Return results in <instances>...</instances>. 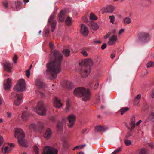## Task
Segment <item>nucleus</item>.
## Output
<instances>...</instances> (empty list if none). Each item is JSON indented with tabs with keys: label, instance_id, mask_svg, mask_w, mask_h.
I'll return each mask as SVG.
<instances>
[{
	"label": "nucleus",
	"instance_id": "f257e3e1",
	"mask_svg": "<svg viewBox=\"0 0 154 154\" xmlns=\"http://www.w3.org/2000/svg\"><path fill=\"white\" fill-rule=\"evenodd\" d=\"M50 60L47 65V70L54 74L53 75V78H55L56 75L61 71V63L63 59L62 54L57 50H55L53 53L50 54Z\"/></svg>",
	"mask_w": 154,
	"mask_h": 154
},
{
	"label": "nucleus",
	"instance_id": "f03ea898",
	"mask_svg": "<svg viewBox=\"0 0 154 154\" xmlns=\"http://www.w3.org/2000/svg\"><path fill=\"white\" fill-rule=\"evenodd\" d=\"M14 135L15 138L18 139L19 144L21 145L26 146L27 144L26 143L24 144L22 143V139L25 137V134L23 131L21 129L19 128H16L14 130Z\"/></svg>",
	"mask_w": 154,
	"mask_h": 154
},
{
	"label": "nucleus",
	"instance_id": "7ed1b4c3",
	"mask_svg": "<svg viewBox=\"0 0 154 154\" xmlns=\"http://www.w3.org/2000/svg\"><path fill=\"white\" fill-rule=\"evenodd\" d=\"M34 111L37 114L45 116L47 112L46 105L42 101L39 102L38 103L37 107L34 109Z\"/></svg>",
	"mask_w": 154,
	"mask_h": 154
},
{
	"label": "nucleus",
	"instance_id": "20e7f679",
	"mask_svg": "<svg viewBox=\"0 0 154 154\" xmlns=\"http://www.w3.org/2000/svg\"><path fill=\"white\" fill-rule=\"evenodd\" d=\"M26 88L25 82L23 79H19L14 87V91H22Z\"/></svg>",
	"mask_w": 154,
	"mask_h": 154
},
{
	"label": "nucleus",
	"instance_id": "39448f33",
	"mask_svg": "<svg viewBox=\"0 0 154 154\" xmlns=\"http://www.w3.org/2000/svg\"><path fill=\"white\" fill-rule=\"evenodd\" d=\"M57 150L53 147L49 146H45L43 149L42 154H57Z\"/></svg>",
	"mask_w": 154,
	"mask_h": 154
},
{
	"label": "nucleus",
	"instance_id": "423d86ee",
	"mask_svg": "<svg viewBox=\"0 0 154 154\" xmlns=\"http://www.w3.org/2000/svg\"><path fill=\"white\" fill-rule=\"evenodd\" d=\"M14 146V145L13 143L8 144L3 146L1 149L2 153L3 154L9 153Z\"/></svg>",
	"mask_w": 154,
	"mask_h": 154
},
{
	"label": "nucleus",
	"instance_id": "0eeeda50",
	"mask_svg": "<svg viewBox=\"0 0 154 154\" xmlns=\"http://www.w3.org/2000/svg\"><path fill=\"white\" fill-rule=\"evenodd\" d=\"M67 119L68 121V127L70 128H72L76 121L75 116L72 114L68 116Z\"/></svg>",
	"mask_w": 154,
	"mask_h": 154
},
{
	"label": "nucleus",
	"instance_id": "6e6552de",
	"mask_svg": "<svg viewBox=\"0 0 154 154\" xmlns=\"http://www.w3.org/2000/svg\"><path fill=\"white\" fill-rule=\"evenodd\" d=\"M79 65L81 66H83L88 65L90 66H92L93 64V60L90 58H87L83 60H82L79 63Z\"/></svg>",
	"mask_w": 154,
	"mask_h": 154
},
{
	"label": "nucleus",
	"instance_id": "1a4fd4ad",
	"mask_svg": "<svg viewBox=\"0 0 154 154\" xmlns=\"http://www.w3.org/2000/svg\"><path fill=\"white\" fill-rule=\"evenodd\" d=\"M86 89L84 88H77L74 90V94L77 96L81 97L83 93L86 91Z\"/></svg>",
	"mask_w": 154,
	"mask_h": 154
},
{
	"label": "nucleus",
	"instance_id": "9d476101",
	"mask_svg": "<svg viewBox=\"0 0 154 154\" xmlns=\"http://www.w3.org/2000/svg\"><path fill=\"white\" fill-rule=\"evenodd\" d=\"M91 71V68L90 67L86 66L81 70V74L83 77L88 76L90 73Z\"/></svg>",
	"mask_w": 154,
	"mask_h": 154
},
{
	"label": "nucleus",
	"instance_id": "9b49d317",
	"mask_svg": "<svg viewBox=\"0 0 154 154\" xmlns=\"http://www.w3.org/2000/svg\"><path fill=\"white\" fill-rule=\"evenodd\" d=\"M22 95L16 94L14 99V104L16 106H19L20 105L22 101Z\"/></svg>",
	"mask_w": 154,
	"mask_h": 154
},
{
	"label": "nucleus",
	"instance_id": "f8f14e48",
	"mask_svg": "<svg viewBox=\"0 0 154 154\" xmlns=\"http://www.w3.org/2000/svg\"><path fill=\"white\" fill-rule=\"evenodd\" d=\"M12 85V79L8 78L4 84V87L5 90H8L10 89Z\"/></svg>",
	"mask_w": 154,
	"mask_h": 154
},
{
	"label": "nucleus",
	"instance_id": "ddd939ff",
	"mask_svg": "<svg viewBox=\"0 0 154 154\" xmlns=\"http://www.w3.org/2000/svg\"><path fill=\"white\" fill-rule=\"evenodd\" d=\"M80 32L82 35L84 36H87L89 33L87 27L85 25L83 24H81Z\"/></svg>",
	"mask_w": 154,
	"mask_h": 154
},
{
	"label": "nucleus",
	"instance_id": "4468645a",
	"mask_svg": "<svg viewBox=\"0 0 154 154\" xmlns=\"http://www.w3.org/2000/svg\"><path fill=\"white\" fill-rule=\"evenodd\" d=\"M117 40V36L115 35L110 36L109 38L108 44L109 45H114L116 43Z\"/></svg>",
	"mask_w": 154,
	"mask_h": 154
},
{
	"label": "nucleus",
	"instance_id": "2eb2a0df",
	"mask_svg": "<svg viewBox=\"0 0 154 154\" xmlns=\"http://www.w3.org/2000/svg\"><path fill=\"white\" fill-rule=\"evenodd\" d=\"M82 99L84 101H88L90 98V94L88 89H86V91L82 94Z\"/></svg>",
	"mask_w": 154,
	"mask_h": 154
},
{
	"label": "nucleus",
	"instance_id": "dca6fc26",
	"mask_svg": "<svg viewBox=\"0 0 154 154\" xmlns=\"http://www.w3.org/2000/svg\"><path fill=\"white\" fill-rule=\"evenodd\" d=\"M53 104L54 106L57 108H60L62 105L60 100L56 97H55L54 99Z\"/></svg>",
	"mask_w": 154,
	"mask_h": 154
},
{
	"label": "nucleus",
	"instance_id": "f3484780",
	"mask_svg": "<svg viewBox=\"0 0 154 154\" xmlns=\"http://www.w3.org/2000/svg\"><path fill=\"white\" fill-rule=\"evenodd\" d=\"M53 19L54 16L53 15H51L49 19V22L50 23L52 24L51 29L52 32H53L54 30L56 23V21L54 20Z\"/></svg>",
	"mask_w": 154,
	"mask_h": 154
},
{
	"label": "nucleus",
	"instance_id": "a211bd4d",
	"mask_svg": "<svg viewBox=\"0 0 154 154\" xmlns=\"http://www.w3.org/2000/svg\"><path fill=\"white\" fill-rule=\"evenodd\" d=\"M4 67L5 71L10 72L11 71V69L12 67V66L10 63L6 62L4 64Z\"/></svg>",
	"mask_w": 154,
	"mask_h": 154
},
{
	"label": "nucleus",
	"instance_id": "6ab92c4d",
	"mask_svg": "<svg viewBox=\"0 0 154 154\" xmlns=\"http://www.w3.org/2000/svg\"><path fill=\"white\" fill-rule=\"evenodd\" d=\"M51 131L50 129L48 128L46 130L44 137L46 139H48L51 137Z\"/></svg>",
	"mask_w": 154,
	"mask_h": 154
},
{
	"label": "nucleus",
	"instance_id": "aec40b11",
	"mask_svg": "<svg viewBox=\"0 0 154 154\" xmlns=\"http://www.w3.org/2000/svg\"><path fill=\"white\" fill-rule=\"evenodd\" d=\"M147 152V150L145 149H139L135 152L136 154H146Z\"/></svg>",
	"mask_w": 154,
	"mask_h": 154
},
{
	"label": "nucleus",
	"instance_id": "412c9836",
	"mask_svg": "<svg viewBox=\"0 0 154 154\" xmlns=\"http://www.w3.org/2000/svg\"><path fill=\"white\" fill-rule=\"evenodd\" d=\"M129 108L127 107H124L121 109L119 111V112L122 115L124 114L126 112L129 110Z\"/></svg>",
	"mask_w": 154,
	"mask_h": 154
},
{
	"label": "nucleus",
	"instance_id": "4be33fe9",
	"mask_svg": "<svg viewBox=\"0 0 154 154\" xmlns=\"http://www.w3.org/2000/svg\"><path fill=\"white\" fill-rule=\"evenodd\" d=\"M91 28L93 30L96 31L99 28V26L97 23H93L91 24Z\"/></svg>",
	"mask_w": 154,
	"mask_h": 154
},
{
	"label": "nucleus",
	"instance_id": "5701e85b",
	"mask_svg": "<svg viewBox=\"0 0 154 154\" xmlns=\"http://www.w3.org/2000/svg\"><path fill=\"white\" fill-rule=\"evenodd\" d=\"M135 119V117L134 116L132 118L131 122V127L132 129L134 128L135 125H136Z\"/></svg>",
	"mask_w": 154,
	"mask_h": 154
},
{
	"label": "nucleus",
	"instance_id": "b1692460",
	"mask_svg": "<svg viewBox=\"0 0 154 154\" xmlns=\"http://www.w3.org/2000/svg\"><path fill=\"white\" fill-rule=\"evenodd\" d=\"M115 9V7L113 6H109L107 7L106 11L108 13H112L113 12Z\"/></svg>",
	"mask_w": 154,
	"mask_h": 154
},
{
	"label": "nucleus",
	"instance_id": "393cba45",
	"mask_svg": "<svg viewBox=\"0 0 154 154\" xmlns=\"http://www.w3.org/2000/svg\"><path fill=\"white\" fill-rule=\"evenodd\" d=\"M39 146L37 144L35 145L33 147L34 151L35 154H38L39 153V149L38 147Z\"/></svg>",
	"mask_w": 154,
	"mask_h": 154
},
{
	"label": "nucleus",
	"instance_id": "a878e982",
	"mask_svg": "<svg viewBox=\"0 0 154 154\" xmlns=\"http://www.w3.org/2000/svg\"><path fill=\"white\" fill-rule=\"evenodd\" d=\"M141 95L140 94L137 95L134 100V102L135 105H137L140 102Z\"/></svg>",
	"mask_w": 154,
	"mask_h": 154
},
{
	"label": "nucleus",
	"instance_id": "bb28decb",
	"mask_svg": "<svg viewBox=\"0 0 154 154\" xmlns=\"http://www.w3.org/2000/svg\"><path fill=\"white\" fill-rule=\"evenodd\" d=\"M72 18L68 17L65 20L66 24L67 25H70L72 24Z\"/></svg>",
	"mask_w": 154,
	"mask_h": 154
},
{
	"label": "nucleus",
	"instance_id": "cd10ccee",
	"mask_svg": "<svg viewBox=\"0 0 154 154\" xmlns=\"http://www.w3.org/2000/svg\"><path fill=\"white\" fill-rule=\"evenodd\" d=\"M29 115L30 114L28 112H23L21 116L22 119L23 121L25 120L26 119V118L28 117Z\"/></svg>",
	"mask_w": 154,
	"mask_h": 154
},
{
	"label": "nucleus",
	"instance_id": "c85d7f7f",
	"mask_svg": "<svg viewBox=\"0 0 154 154\" xmlns=\"http://www.w3.org/2000/svg\"><path fill=\"white\" fill-rule=\"evenodd\" d=\"M131 21V19L129 17H126L124 19V22L125 24H129Z\"/></svg>",
	"mask_w": 154,
	"mask_h": 154
},
{
	"label": "nucleus",
	"instance_id": "c756f323",
	"mask_svg": "<svg viewBox=\"0 0 154 154\" xmlns=\"http://www.w3.org/2000/svg\"><path fill=\"white\" fill-rule=\"evenodd\" d=\"M148 119L150 120H154V112H151L148 116Z\"/></svg>",
	"mask_w": 154,
	"mask_h": 154
},
{
	"label": "nucleus",
	"instance_id": "7c9ffc66",
	"mask_svg": "<svg viewBox=\"0 0 154 154\" xmlns=\"http://www.w3.org/2000/svg\"><path fill=\"white\" fill-rule=\"evenodd\" d=\"M70 51L68 49H65L63 51V53L66 57H68L69 55Z\"/></svg>",
	"mask_w": 154,
	"mask_h": 154
},
{
	"label": "nucleus",
	"instance_id": "2f4dec72",
	"mask_svg": "<svg viewBox=\"0 0 154 154\" xmlns=\"http://www.w3.org/2000/svg\"><path fill=\"white\" fill-rule=\"evenodd\" d=\"M90 19L91 20H94L97 19V17L93 13H91L89 16Z\"/></svg>",
	"mask_w": 154,
	"mask_h": 154
},
{
	"label": "nucleus",
	"instance_id": "473e14b6",
	"mask_svg": "<svg viewBox=\"0 0 154 154\" xmlns=\"http://www.w3.org/2000/svg\"><path fill=\"white\" fill-rule=\"evenodd\" d=\"M36 127V125L34 123L29 125V129L34 130L35 129Z\"/></svg>",
	"mask_w": 154,
	"mask_h": 154
},
{
	"label": "nucleus",
	"instance_id": "72a5a7b5",
	"mask_svg": "<svg viewBox=\"0 0 154 154\" xmlns=\"http://www.w3.org/2000/svg\"><path fill=\"white\" fill-rule=\"evenodd\" d=\"M21 140H23L22 141V143L23 144H25V143H26V144H27V145H26V146H24L21 145L20 144H19V145L20 146H23V147H28V142L26 140L24 139V138L22 139H21Z\"/></svg>",
	"mask_w": 154,
	"mask_h": 154
},
{
	"label": "nucleus",
	"instance_id": "f704fd0d",
	"mask_svg": "<svg viewBox=\"0 0 154 154\" xmlns=\"http://www.w3.org/2000/svg\"><path fill=\"white\" fill-rule=\"evenodd\" d=\"M18 58L16 54H14L12 58V60L14 63L16 64L17 63Z\"/></svg>",
	"mask_w": 154,
	"mask_h": 154
},
{
	"label": "nucleus",
	"instance_id": "c9c22d12",
	"mask_svg": "<svg viewBox=\"0 0 154 154\" xmlns=\"http://www.w3.org/2000/svg\"><path fill=\"white\" fill-rule=\"evenodd\" d=\"M81 53L85 57L88 56V55L87 52L85 50H82Z\"/></svg>",
	"mask_w": 154,
	"mask_h": 154
},
{
	"label": "nucleus",
	"instance_id": "e433bc0d",
	"mask_svg": "<svg viewBox=\"0 0 154 154\" xmlns=\"http://www.w3.org/2000/svg\"><path fill=\"white\" fill-rule=\"evenodd\" d=\"M154 66V63L150 62L146 64V66L147 68H149Z\"/></svg>",
	"mask_w": 154,
	"mask_h": 154
},
{
	"label": "nucleus",
	"instance_id": "4c0bfd02",
	"mask_svg": "<svg viewBox=\"0 0 154 154\" xmlns=\"http://www.w3.org/2000/svg\"><path fill=\"white\" fill-rule=\"evenodd\" d=\"M109 19L110 20V22L113 24L115 21V17L114 16L112 15L109 16Z\"/></svg>",
	"mask_w": 154,
	"mask_h": 154
},
{
	"label": "nucleus",
	"instance_id": "58836bf2",
	"mask_svg": "<svg viewBox=\"0 0 154 154\" xmlns=\"http://www.w3.org/2000/svg\"><path fill=\"white\" fill-rule=\"evenodd\" d=\"M35 84L38 87H40V85L42 84V82L39 79H38L35 81Z\"/></svg>",
	"mask_w": 154,
	"mask_h": 154
},
{
	"label": "nucleus",
	"instance_id": "ea45409f",
	"mask_svg": "<svg viewBox=\"0 0 154 154\" xmlns=\"http://www.w3.org/2000/svg\"><path fill=\"white\" fill-rule=\"evenodd\" d=\"M124 142L125 145L126 146H129L131 144V141L130 140L127 139H126V140H125Z\"/></svg>",
	"mask_w": 154,
	"mask_h": 154
},
{
	"label": "nucleus",
	"instance_id": "a19ab883",
	"mask_svg": "<svg viewBox=\"0 0 154 154\" xmlns=\"http://www.w3.org/2000/svg\"><path fill=\"white\" fill-rule=\"evenodd\" d=\"M3 5L6 8H8V2L7 1H4L3 3Z\"/></svg>",
	"mask_w": 154,
	"mask_h": 154
},
{
	"label": "nucleus",
	"instance_id": "79ce46f5",
	"mask_svg": "<svg viewBox=\"0 0 154 154\" xmlns=\"http://www.w3.org/2000/svg\"><path fill=\"white\" fill-rule=\"evenodd\" d=\"M84 146V145H81V146H76L75 147H74L73 149V150H75L76 149H80L82 147H83Z\"/></svg>",
	"mask_w": 154,
	"mask_h": 154
},
{
	"label": "nucleus",
	"instance_id": "37998d69",
	"mask_svg": "<svg viewBox=\"0 0 154 154\" xmlns=\"http://www.w3.org/2000/svg\"><path fill=\"white\" fill-rule=\"evenodd\" d=\"M95 129L96 131H99L101 130V128L100 125L96 126Z\"/></svg>",
	"mask_w": 154,
	"mask_h": 154
},
{
	"label": "nucleus",
	"instance_id": "c03bdc74",
	"mask_svg": "<svg viewBox=\"0 0 154 154\" xmlns=\"http://www.w3.org/2000/svg\"><path fill=\"white\" fill-rule=\"evenodd\" d=\"M112 34L111 32H109L104 37V38L105 39H106L107 38H109V37H110Z\"/></svg>",
	"mask_w": 154,
	"mask_h": 154
},
{
	"label": "nucleus",
	"instance_id": "a18cd8bd",
	"mask_svg": "<svg viewBox=\"0 0 154 154\" xmlns=\"http://www.w3.org/2000/svg\"><path fill=\"white\" fill-rule=\"evenodd\" d=\"M3 137L0 135V146L3 144Z\"/></svg>",
	"mask_w": 154,
	"mask_h": 154
},
{
	"label": "nucleus",
	"instance_id": "49530a36",
	"mask_svg": "<svg viewBox=\"0 0 154 154\" xmlns=\"http://www.w3.org/2000/svg\"><path fill=\"white\" fill-rule=\"evenodd\" d=\"M26 76L29 77L30 75V71L29 69H28L26 71Z\"/></svg>",
	"mask_w": 154,
	"mask_h": 154
},
{
	"label": "nucleus",
	"instance_id": "de8ad7c7",
	"mask_svg": "<svg viewBox=\"0 0 154 154\" xmlns=\"http://www.w3.org/2000/svg\"><path fill=\"white\" fill-rule=\"evenodd\" d=\"M70 106V103L68 101H67L66 103V110H67L69 108Z\"/></svg>",
	"mask_w": 154,
	"mask_h": 154
},
{
	"label": "nucleus",
	"instance_id": "09e8293b",
	"mask_svg": "<svg viewBox=\"0 0 154 154\" xmlns=\"http://www.w3.org/2000/svg\"><path fill=\"white\" fill-rule=\"evenodd\" d=\"M49 46L51 50H53L54 49V45L53 44L50 42L49 43Z\"/></svg>",
	"mask_w": 154,
	"mask_h": 154
},
{
	"label": "nucleus",
	"instance_id": "8fccbe9b",
	"mask_svg": "<svg viewBox=\"0 0 154 154\" xmlns=\"http://www.w3.org/2000/svg\"><path fill=\"white\" fill-rule=\"evenodd\" d=\"M124 29H121L119 32V35H120L122 34L124 32Z\"/></svg>",
	"mask_w": 154,
	"mask_h": 154
},
{
	"label": "nucleus",
	"instance_id": "3c124183",
	"mask_svg": "<svg viewBox=\"0 0 154 154\" xmlns=\"http://www.w3.org/2000/svg\"><path fill=\"white\" fill-rule=\"evenodd\" d=\"M107 45L106 43L103 44L101 46V49L103 50L105 49Z\"/></svg>",
	"mask_w": 154,
	"mask_h": 154
},
{
	"label": "nucleus",
	"instance_id": "603ef678",
	"mask_svg": "<svg viewBox=\"0 0 154 154\" xmlns=\"http://www.w3.org/2000/svg\"><path fill=\"white\" fill-rule=\"evenodd\" d=\"M99 84L98 83H97L95 85H94V89H97L98 87V86H99Z\"/></svg>",
	"mask_w": 154,
	"mask_h": 154
},
{
	"label": "nucleus",
	"instance_id": "864d4df0",
	"mask_svg": "<svg viewBox=\"0 0 154 154\" xmlns=\"http://www.w3.org/2000/svg\"><path fill=\"white\" fill-rule=\"evenodd\" d=\"M121 149L120 148H118L115 151L116 153H118V152H119L120 151H121Z\"/></svg>",
	"mask_w": 154,
	"mask_h": 154
},
{
	"label": "nucleus",
	"instance_id": "5fc2aeb1",
	"mask_svg": "<svg viewBox=\"0 0 154 154\" xmlns=\"http://www.w3.org/2000/svg\"><path fill=\"white\" fill-rule=\"evenodd\" d=\"M142 122V121L141 120H140L136 123V125L137 126H138Z\"/></svg>",
	"mask_w": 154,
	"mask_h": 154
},
{
	"label": "nucleus",
	"instance_id": "6e6d98bb",
	"mask_svg": "<svg viewBox=\"0 0 154 154\" xmlns=\"http://www.w3.org/2000/svg\"><path fill=\"white\" fill-rule=\"evenodd\" d=\"M62 123H60V122H58L57 125V127L58 128H60V127H62Z\"/></svg>",
	"mask_w": 154,
	"mask_h": 154
},
{
	"label": "nucleus",
	"instance_id": "4d7b16f0",
	"mask_svg": "<svg viewBox=\"0 0 154 154\" xmlns=\"http://www.w3.org/2000/svg\"><path fill=\"white\" fill-rule=\"evenodd\" d=\"M7 116L8 117H11V113L10 112H8L7 113Z\"/></svg>",
	"mask_w": 154,
	"mask_h": 154
},
{
	"label": "nucleus",
	"instance_id": "13d9d810",
	"mask_svg": "<svg viewBox=\"0 0 154 154\" xmlns=\"http://www.w3.org/2000/svg\"><path fill=\"white\" fill-rule=\"evenodd\" d=\"M115 56V54H112L111 55V58L113 59L114 58Z\"/></svg>",
	"mask_w": 154,
	"mask_h": 154
},
{
	"label": "nucleus",
	"instance_id": "bf43d9fd",
	"mask_svg": "<svg viewBox=\"0 0 154 154\" xmlns=\"http://www.w3.org/2000/svg\"><path fill=\"white\" fill-rule=\"evenodd\" d=\"M94 42L97 43H100L101 41L100 40H97L94 41Z\"/></svg>",
	"mask_w": 154,
	"mask_h": 154
},
{
	"label": "nucleus",
	"instance_id": "052dcab7",
	"mask_svg": "<svg viewBox=\"0 0 154 154\" xmlns=\"http://www.w3.org/2000/svg\"><path fill=\"white\" fill-rule=\"evenodd\" d=\"M149 146L151 147V148H153L154 147V145L152 144H149Z\"/></svg>",
	"mask_w": 154,
	"mask_h": 154
},
{
	"label": "nucleus",
	"instance_id": "680f3d73",
	"mask_svg": "<svg viewBox=\"0 0 154 154\" xmlns=\"http://www.w3.org/2000/svg\"><path fill=\"white\" fill-rule=\"evenodd\" d=\"M61 16H59V20L61 21H63L64 20V19H61Z\"/></svg>",
	"mask_w": 154,
	"mask_h": 154
},
{
	"label": "nucleus",
	"instance_id": "e2e57ef3",
	"mask_svg": "<svg viewBox=\"0 0 154 154\" xmlns=\"http://www.w3.org/2000/svg\"><path fill=\"white\" fill-rule=\"evenodd\" d=\"M64 11H62L60 12V14L61 15H63V14L64 13Z\"/></svg>",
	"mask_w": 154,
	"mask_h": 154
},
{
	"label": "nucleus",
	"instance_id": "0e129e2a",
	"mask_svg": "<svg viewBox=\"0 0 154 154\" xmlns=\"http://www.w3.org/2000/svg\"><path fill=\"white\" fill-rule=\"evenodd\" d=\"M77 154H84V153H83V152H79Z\"/></svg>",
	"mask_w": 154,
	"mask_h": 154
},
{
	"label": "nucleus",
	"instance_id": "69168bd1",
	"mask_svg": "<svg viewBox=\"0 0 154 154\" xmlns=\"http://www.w3.org/2000/svg\"><path fill=\"white\" fill-rule=\"evenodd\" d=\"M86 129H84L83 130H82V133L84 132L85 131H86Z\"/></svg>",
	"mask_w": 154,
	"mask_h": 154
},
{
	"label": "nucleus",
	"instance_id": "338daca9",
	"mask_svg": "<svg viewBox=\"0 0 154 154\" xmlns=\"http://www.w3.org/2000/svg\"><path fill=\"white\" fill-rule=\"evenodd\" d=\"M3 122V119H0V123L1 122Z\"/></svg>",
	"mask_w": 154,
	"mask_h": 154
},
{
	"label": "nucleus",
	"instance_id": "774afa93",
	"mask_svg": "<svg viewBox=\"0 0 154 154\" xmlns=\"http://www.w3.org/2000/svg\"><path fill=\"white\" fill-rule=\"evenodd\" d=\"M117 153H116L115 151H114L111 154H116Z\"/></svg>",
	"mask_w": 154,
	"mask_h": 154
}]
</instances>
